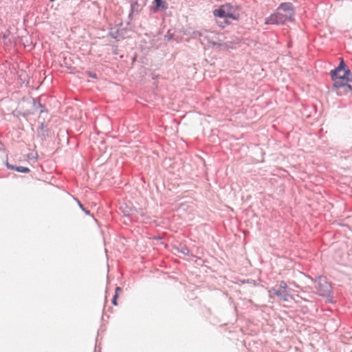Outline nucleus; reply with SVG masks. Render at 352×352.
Segmentation results:
<instances>
[{
	"mask_svg": "<svg viewBox=\"0 0 352 352\" xmlns=\"http://www.w3.org/2000/svg\"><path fill=\"white\" fill-rule=\"evenodd\" d=\"M333 81V88L338 95L345 94L352 90L350 82H352V73L342 59L339 66L331 72Z\"/></svg>",
	"mask_w": 352,
	"mask_h": 352,
	"instance_id": "f257e3e1",
	"label": "nucleus"
},
{
	"mask_svg": "<svg viewBox=\"0 0 352 352\" xmlns=\"http://www.w3.org/2000/svg\"><path fill=\"white\" fill-rule=\"evenodd\" d=\"M294 11L291 3H283L274 14L266 18L265 23L270 25L284 24L294 20Z\"/></svg>",
	"mask_w": 352,
	"mask_h": 352,
	"instance_id": "f03ea898",
	"label": "nucleus"
},
{
	"mask_svg": "<svg viewBox=\"0 0 352 352\" xmlns=\"http://www.w3.org/2000/svg\"><path fill=\"white\" fill-rule=\"evenodd\" d=\"M233 7L229 4L226 3L224 5L221 6L217 9H215L213 10V15L215 17H219V18H230L233 20H238L239 18V14H234L232 12ZM230 24V22L228 21V19H226L223 23H219V25L222 28H225L226 25H228Z\"/></svg>",
	"mask_w": 352,
	"mask_h": 352,
	"instance_id": "7ed1b4c3",
	"label": "nucleus"
},
{
	"mask_svg": "<svg viewBox=\"0 0 352 352\" xmlns=\"http://www.w3.org/2000/svg\"><path fill=\"white\" fill-rule=\"evenodd\" d=\"M287 285L284 281H281L279 284L278 289L273 288L270 291V295H275L282 298L283 301H289L292 299V296L287 293Z\"/></svg>",
	"mask_w": 352,
	"mask_h": 352,
	"instance_id": "20e7f679",
	"label": "nucleus"
},
{
	"mask_svg": "<svg viewBox=\"0 0 352 352\" xmlns=\"http://www.w3.org/2000/svg\"><path fill=\"white\" fill-rule=\"evenodd\" d=\"M320 286H322L321 283H320V286L318 287V291L320 292L321 295H326L327 293L329 292V291H330L329 290L330 286L328 284V283L325 282L324 285H323L325 287V289H322L320 288Z\"/></svg>",
	"mask_w": 352,
	"mask_h": 352,
	"instance_id": "39448f33",
	"label": "nucleus"
},
{
	"mask_svg": "<svg viewBox=\"0 0 352 352\" xmlns=\"http://www.w3.org/2000/svg\"><path fill=\"white\" fill-rule=\"evenodd\" d=\"M9 168H10L11 169L16 170V171L21 172V173H29L30 172V169L28 168L23 167V166H9Z\"/></svg>",
	"mask_w": 352,
	"mask_h": 352,
	"instance_id": "423d86ee",
	"label": "nucleus"
},
{
	"mask_svg": "<svg viewBox=\"0 0 352 352\" xmlns=\"http://www.w3.org/2000/svg\"><path fill=\"white\" fill-rule=\"evenodd\" d=\"M155 3L156 4V7L158 8H162L163 9H166V3L163 0H154Z\"/></svg>",
	"mask_w": 352,
	"mask_h": 352,
	"instance_id": "0eeeda50",
	"label": "nucleus"
},
{
	"mask_svg": "<svg viewBox=\"0 0 352 352\" xmlns=\"http://www.w3.org/2000/svg\"><path fill=\"white\" fill-rule=\"evenodd\" d=\"M121 291V288L119 287H117L116 289V294L113 296V298L112 300V303L114 305H118V302H117V298L118 297V293L119 292Z\"/></svg>",
	"mask_w": 352,
	"mask_h": 352,
	"instance_id": "6e6552de",
	"label": "nucleus"
}]
</instances>
